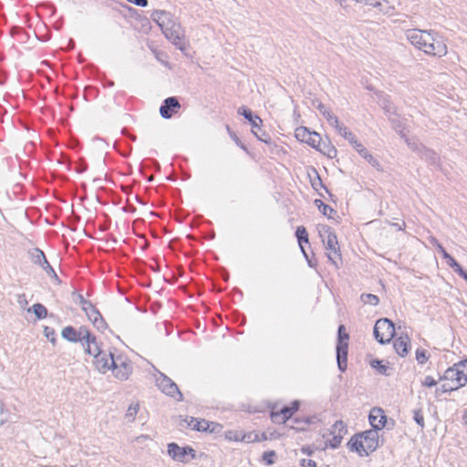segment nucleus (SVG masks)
I'll return each mask as SVG.
<instances>
[{
    "label": "nucleus",
    "instance_id": "obj_21",
    "mask_svg": "<svg viewBox=\"0 0 467 467\" xmlns=\"http://www.w3.org/2000/svg\"><path fill=\"white\" fill-rule=\"evenodd\" d=\"M458 379L457 387H463L467 383V360L461 361L454 365Z\"/></svg>",
    "mask_w": 467,
    "mask_h": 467
},
{
    "label": "nucleus",
    "instance_id": "obj_62",
    "mask_svg": "<svg viewBox=\"0 0 467 467\" xmlns=\"http://www.w3.org/2000/svg\"><path fill=\"white\" fill-rule=\"evenodd\" d=\"M337 3L339 4V5L344 8V9H347L348 7V5H347V0H335Z\"/></svg>",
    "mask_w": 467,
    "mask_h": 467
},
{
    "label": "nucleus",
    "instance_id": "obj_6",
    "mask_svg": "<svg viewBox=\"0 0 467 467\" xmlns=\"http://www.w3.org/2000/svg\"><path fill=\"white\" fill-rule=\"evenodd\" d=\"M237 113L249 121L252 126V132L259 140L266 144L271 143V137L261 128L263 121L259 116L254 115L253 111L245 106L240 107Z\"/></svg>",
    "mask_w": 467,
    "mask_h": 467
},
{
    "label": "nucleus",
    "instance_id": "obj_38",
    "mask_svg": "<svg viewBox=\"0 0 467 467\" xmlns=\"http://www.w3.org/2000/svg\"><path fill=\"white\" fill-rule=\"evenodd\" d=\"M413 420L420 427L421 430L425 427L424 417L421 409L413 410Z\"/></svg>",
    "mask_w": 467,
    "mask_h": 467
},
{
    "label": "nucleus",
    "instance_id": "obj_5",
    "mask_svg": "<svg viewBox=\"0 0 467 467\" xmlns=\"http://www.w3.org/2000/svg\"><path fill=\"white\" fill-rule=\"evenodd\" d=\"M348 339L349 335L346 332L345 326L340 325L337 329L336 350L337 368L341 372L346 371L348 367Z\"/></svg>",
    "mask_w": 467,
    "mask_h": 467
},
{
    "label": "nucleus",
    "instance_id": "obj_41",
    "mask_svg": "<svg viewBox=\"0 0 467 467\" xmlns=\"http://www.w3.org/2000/svg\"><path fill=\"white\" fill-rule=\"evenodd\" d=\"M333 435L332 439L328 441L329 447L332 449L337 448L344 436L337 435V433H331Z\"/></svg>",
    "mask_w": 467,
    "mask_h": 467
},
{
    "label": "nucleus",
    "instance_id": "obj_20",
    "mask_svg": "<svg viewBox=\"0 0 467 467\" xmlns=\"http://www.w3.org/2000/svg\"><path fill=\"white\" fill-rule=\"evenodd\" d=\"M296 239H297V242L299 244V246H300V249H301V252L303 253L304 256L306 258V260L308 261V264L310 266H312V264H311V261L308 259V255L303 246V244H308L309 243V239H308V234L306 232V229L305 226L301 225V226H298L296 230Z\"/></svg>",
    "mask_w": 467,
    "mask_h": 467
},
{
    "label": "nucleus",
    "instance_id": "obj_39",
    "mask_svg": "<svg viewBox=\"0 0 467 467\" xmlns=\"http://www.w3.org/2000/svg\"><path fill=\"white\" fill-rule=\"evenodd\" d=\"M44 335L45 337L53 344L55 345L56 342H57V337H56V332H55V329L53 327H47L46 326L44 327Z\"/></svg>",
    "mask_w": 467,
    "mask_h": 467
},
{
    "label": "nucleus",
    "instance_id": "obj_58",
    "mask_svg": "<svg viewBox=\"0 0 467 467\" xmlns=\"http://www.w3.org/2000/svg\"><path fill=\"white\" fill-rule=\"evenodd\" d=\"M333 119H333V120H330V121L328 122V124H329L330 126H332L333 128H335V129H336V128H337L340 123H339V121H338V118H337V116H336V117H334Z\"/></svg>",
    "mask_w": 467,
    "mask_h": 467
},
{
    "label": "nucleus",
    "instance_id": "obj_8",
    "mask_svg": "<svg viewBox=\"0 0 467 467\" xmlns=\"http://www.w3.org/2000/svg\"><path fill=\"white\" fill-rule=\"evenodd\" d=\"M373 334L379 344L389 343L395 336L393 322L388 318L379 319L374 326Z\"/></svg>",
    "mask_w": 467,
    "mask_h": 467
},
{
    "label": "nucleus",
    "instance_id": "obj_30",
    "mask_svg": "<svg viewBox=\"0 0 467 467\" xmlns=\"http://www.w3.org/2000/svg\"><path fill=\"white\" fill-rule=\"evenodd\" d=\"M99 330H104L107 327V323L105 322L103 317L99 311V316L94 315L88 318Z\"/></svg>",
    "mask_w": 467,
    "mask_h": 467
},
{
    "label": "nucleus",
    "instance_id": "obj_55",
    "mask_svg": "<svg viewBox=\"0 0 467 467\" xmlns=\"http://www.w3.org/2000/svg\"><path fill=\"white\" fill-rule=\"evenodd\" d=\"M438 248H439L440 252L441 253L442 257H443L445 260H447V259L451 256V254H449L446 252V250L444 249V247H443L441 244H438Z\"/></svg>",
    "mask_w": 467,
    "mask_h": 467
},
{
    "label": "nucleus",
    "instance_id": "obj_53",
    "mask_svg": "<svg viewBox=\"0 0 467 467\" xmlns=\"http://www.w3.org/2000/svg\"><path fill=\"white\" fill-rule=\"evenodd\" d=\"M17 302L21 306L27 305L26 296L25 294L18 295Z\"/></svg>",
    "mask_w": 467,
    "mask_h": 467
},
{
    "label": "nucleus",
    "instance_id": "obj_49",
    "mask_svg": "<svg viewBox=\"0 0 467 467\" xmlns=\"http://www.w3.org/2000/svg\"><path fill=\"white\" fill-rule=\"evenodd\" d=\"M322 116L327 119V122L333 120V118L336 117V115L330 109L324 111Z\"/></svg>",
    "mask_w": 467,
    "mask_h": 467
},
{
    "label": "nucleus",
    "instance_id": "obj_24",
    "mask_svg": "<svg viewBox=\"0 0 467 467\" xmlns=\"http://www.w3.org/2000/svg\"><path fill=\"white\" fill-rule=\"evenodd\" d=\"M420 158L428 161L431 165H436L440 161L439 155L432 150L423 148L420 150Z\"/></svg>",
    "mask_w": 467,
    "mask_h": 467
},
{
    "label": "nucleus",
    "instance_id": "obj_40",
    "mask_svg": "<svg viewBox=\"0 0 467 467\" xmlns=\"http://www.w3.org/2000/svg\"><path fill=\"white\" fill-rule=\"evenodd\" d=\"M429 359V355L427 351L422 348H418L416 350V360L419 364H424Z\"/></svg>",
    "mask_w": 467,
    "mask_h": 467
},
{
    "label": "nucleus",
    "instance_id": "obj_60",
    "mask_svg": "<svg viewBox=\"0 0 467 467\" xmlns=\"http://www.w3.org/2000/svg\"><path fill=\"white\" fill-rule=\"evenodd\" d=\"M394 227H396L399 231H401L404 229L405 227V222L404 221H401V223H393L392 224Z\"/></svg>",
    "mask_w": 467,
    "mask_h": 467
},
{
    "label": "nucleus",
    "instance_id": "obj_43",
    "mask_svg": "<svg viewBox=\"0 0 467 467\" xmlns=\"http://www.w3.org/2000/svg\"><path fill=\"white\" fill-rule=\"evenodd\" d=\"M365 160L374 168H376L378 171H379L381 169V166H380V163L379 162V161L377 159H375L373 157L372 154H368L367 156H365Z\"/></svg>",
    "mask_w": 467,
    "mask_h": 467
},
{
    "label": "nucleus",
    "instance_id": "obj_14",
    "mask_svg": "<svg viewBox=\"0 0 467 467\" xmlns=\"http://www.w3.org/2000/svg\"><path fill=\"white\" fill-rule=\"evenodd\" d=\"M187 424L193 431L210 433L216 432L217 429L222 428L220 424L214 423L213 421H208L203 419L198 420L194 417H190L189 420L187 421Z\"/></svg>",
    "mask_w": 467,
    "mask_h": 467
},
{
    "label": "nucleus",
    "instance_id": "obj_50",
    "mask_svg": "<svg viewBox=\"0 0 467 467\" xmlns=\"http://www.w3.org/2000/svg\"><path fill=\"white\" fill-rule=\"evenodd\" d=\"M336 130L337 131V133L344 137L347 132L348 131V128L342 124H339L337 128H336Z\"/></svg>",
    "mask_w": 467,
    "mask_h": 467
},
{
    "label": "nucleus",
    "instance_id": "obj_7",
    "mask_svg": "<svg viewBox=\"0 0 467 467\" xmlns=\"http://www.w3.org/2000/svg\"><path fill=\"white\" fill-rule=\"evenodd\" d=\"M154 369L156 371V374H154L155 382L159 389L165 395L170 396L178 401H182L183 400V396L177 384L156 368H154Z\"/></svg>",
    "mask_w": 467,
    "mask_h": 467
},
{
    "label": "nucleus",
    "instance_id": "obj_48",
    "mask_svg": "<svg viewBox=\"0 0 467 467\" xmlns=\"http://www.w3.org/2000/svg\"><path fill=\"white\" fill-rule=\"evenodd\" d=\"M453 271L455 273H457L461 277H462L463 279L466 277L467 275V272L461 266L460 264L457 265L456 267L453 268Z\"/></svg>",
    "mask_w": 467,
    "mask_h": 467
},
{
    "label": "nucleus",
    "instance_id": "obj_46",
    "mask_svg": "<svg viewBox=\"0 0 467 467\" xmlns=\"http://www.w3.org/2000/svg\"><path fill=\"white\" fill-rule=\"evenodd\" d=\"M422 385L427 388H432L437 385V380L434 379L431 376H426L422 381Z\"/></svg>",
    "mask_w": 467,
    "mask_h": 467
},
{
    "label": "nucleus",
    "instance_id": "obj_16",
    "mask_svg": "<svg viewBox=\"0 0 467 467\" xmlns=\"http://www.w3.org/2000/svg\"><path fill=\"white\" fill-rule=\"evenodd\" d=\"M114 376L120 379L125 380L129 378L131 373L132 368L122 357H117L115 358V364L110 368Z\"/></svg>",
    "mask_w": 467,
    "mask_h": 467
},
{
    "label": "nucleus",
    "instance_id": "obj_4",
    "mask_svg": "<svg viewBox=\"0 0 467 467\" xmlns=\"http://www.w3.org/2000/svg\"><path fill=\"white\" fill-rule=\"evenodd\" d=\"M61 336L69 342H82L83 346H85L86 353L90 352V343L95 342V336L85 326L79 327L78 329L72 326L65 327L61 331Z\"/></svg>",
    "mask_w": 467,
    "mask_h": 467
},
{
    "label": "nucleus",
    "instance_id": "obj_17",
    "mask_svg": "<svg viewBox=\"0 0 467 467\" xmlns=\"http://www.w3.org/2000/svg\"><path fill=\"white\" fill-rule=\"evenodd\" d=\"M369 423L373 430L379 431L386 426L387 417L381 408H373L368 416Z\"/></svg>",
    "mask_w": 467,
    "mask_h": 467
},
{
    "label": "nucleus",
    "instance_id": "obj_34",
    "mask_svg": "<svg viewBox=\"0 0 467 467\" xmlns=\"http://www.w3.org/2000/svg\"><path fill=\"white\" fill-rule=\"evenodd\" d=\"M460 389L457 384L444 383L440 388L436 389V396H440L441 393H447Z\"/></svg>",
    "mask_w": 467,
    "mask_h": 467
},
{
    "label": "nucleus",
    "instance_id": "obj_52",
    "mask_svg": "<svg viewBox=\"0 0 467 467\" xmlns=\"http://www.w3.org/2000/svg\"><path fill=\"white\" fill-rule=\"evenodd\" d=\"M130 3H132L138 6L145 7L148 5V0H127Z\"/></svg>",
    "mask_w": 467,
    "mask_h": 467
},
{
    "label": "nucleus",
    "instance_id": "obj_45",
    "mask_svg": "<svg viewBox=\"0 0 467 467\" xmlns=\"http://www.w3.org/2000/svg\"><path fill=\"white\" fill-rule=\"evenodd\" d=\"M8 419V412L4 408V404L0 400V425L4 424Z\"/></svg>",
    "mask_w": 467,
    "mask_h": 467
},
{
    "label": "nucleus",
    "instance_id": "obj_29",
    "mask_svg": "<svg viewBox=\"0 0 467 467\" xmlns=\"http://www.w3.org/2000/svg\"><path fill=\"white\" fill-rule=\"evenodd\" d=\"M32 310L37 319H44L47 317V307L40 303L34 304L32 306Z\"/></svg>",
    "mask_w": 467,
    "mask_h": 467
},
{
    "label": "nucleus",
    "instance_id": "obj_63",
    "mask_svg": "<svg viewBox=\"0 0 467 467\" xmlns=\"http://www.w3.org/2000/svg\"><path fill=\"white\" fill-rule=\"evenodd\" d=\"M293 421L296 424V426H303L302 418L296 417Z\"/></svg>",
    "mask_w": 467,
    "mask_h": 467
},
{
    "label": "nucleus",
    "instance_id": "obj_44",
    "mask_svg": "<svg viewBox=\"0 0 467 467\" xmlns=\"http://www.w3.org/2000/svg\"><path fill=\"white\" fill-rule=\"evenodd\" d=\"M103 349L100 348V344L97 341V337H95V342L90 343V352L88 355H92L93 357L97 354V352H101Z\"/></svg>",
    "mask_w": 467,
    "mask_h": 467
},
{
    "label": "nucleus",
    "instance_id": "obj_51",
    "mask_svg": "<svg viewBox=\"0 0 467 467\" xmlns=\"http://www.w3.org/2000/svg\"><path fill=\"white\" fill-rule=\"evenodd\" d=\"M345 140H347L351 145L353 144V141H357L356 136L351 132L348 131L347 134L343 137Z\"/></svg>",
    "mask_w": 467,
    "mask_h": 467
},
{
    "label": "nucleus",
    "instance_id": "obj_25",
    "mask_svg": "<svg viewBox=\"0 0 467 467\" xmlns=\"http://www.w3.org/2000/svg\"><path fill=\"white\" fill-rule=\"evenodd\" d=\"M369 365L371 366V368L377 369V371L380 375L389 376L391 374L392 368H389L388 365L383 364L382 360L377 358L371 359Z\"/></svg>",
    "mask_w": 467,
    "mask_h": 467
},
{
    "label": "nucleus",
    "instance_id": "obj_11",
    "mask_svg": "<svg viewBox=\"0 0 467 467\" xmlns=\"http://www.w3.org/2000/svg\"><path fill=\"white\" fill-rule=\"evenodd\" d=\"M115 358L110 351L103 350L94 356L93 364L100 373H106L115 364Z\"/></svg>",
    "mask_w": 467,
    "mask_h": 467
},
{
    "label": "nucleus",
    "instance_id": "obj_61",
    "mask_svg": "<svg viewBox=\"0 0 467 467\" xmlns=\"http://www.w3.org/2000/svg\"><path fill=\"white\" fill-rule=\"evenodd\" d=\"M358 154H359L362 158H364V159H365V156L368 155V154H369V152H368V150L365 147H363V148L359 150Z\"/></svg>",
    "mask_w": 467,
    "mask_h": 467
},
{
    "label": "nucleus",
    "instance_id": "obj_54",
    "mask_svg": "<svg viewBox=\"0 0 467 467\" xmlns=\"http://www.w3.org/2000/svg\"><path fill=\"white\" fill-rule=\"evenodd\" d=\"M446 263L452 269L457 266L459 264L451 255L446 260Z\"/></svg>",
    "mask_w": 467,
    "mask_h": 467
},
{
    "label": "nucleus",
    "instance_id": "obj_18",
    "mask_svg": "<svg viewBox=\"0 0 467 467\" xmlns=\"http://www.w3.org/2000/svg\"><path fill=\"white\" fill-rule=\"evenodd\" d=\"M393 348L400 357H405L410 349V338L408 335H401L393 341Z\"/></svg>",
    "mask_w": 467,
    "mask_h": 467
},
{
    "label": "nucleus",
    "instance_id": "obj_12",
    "mask_svg": "<svg viewBox=\"0 0 467 467\" xmlns=\"http://www.w3.org/2000/svg\"><path fill=\"white\" fill-rule=\"evenodd\" d=\"M296 138L312 148H319V142H321L320 135L316 131H310L306 127H299L295 130Z\"/></svg>",
    "mask_w": 467,
    "mask_h": 467
},
{
    "label": "nucleus",
    "instance_id": "obj_19",
    "mask_svg": "<svg viewBox=\"0 0 467 467\" xmlns=\"http://www.w3.org/2000/svg\"><path fill=\"white\" fill-rule=\"evenodd\" d=\"M28 255L31 262L41 267L43 270L46 268V265H49L46 254L40 248L35 247L28 250Z\"/></svg>",
    "mask_w": 467,
    "mask_h": 467
},
{
    "label": "nucleus",
    "instance_id": "obj_10",
    "mask_svg": "<svg viewBox=\"0 0 467 467\" xmlns=\"http://www.w3.org/2000/svg\"><path fill=\"white\" fill-rule=\"evenodd\" d=\"M167 448L169 456L180 462H188L190 461V459L187 458L188 455H191V459H195L196 457L195 451L190 446L180 447L177 443L171 442L168 444Z\"/></svg>",
    "mask_w": 467,
    "mask_h": 467
},
{
    "label": "nucleus",
    "instance_id": "obj_35",
    "mask_svg": "<svg viewBox=\"0 0 467 467\" xmlns=\"http://www.w3.org/2000/svg\"><path fill=\"white\" fill-rule=\"evenodd\" d=\"M276 453L275 451H265L262 455V461L266 465H273L275 462Z\"/></svg>",
    "mask_w": 467,
    "mask_h": 467
},
{
    "label": "nucleus",
    "instance_id": "obj_28",
    "mask_svg": "<svg viewBox=\"0 0 467 467\" xmlns=\"http://www.w3.org/2000/svg\"><path fill=\"white\" fill-rule=\"evenodd\" d=\"M348 432L347 425L343 420H337L331 427L330 433H337V435L344 436Z\"/></svg>",
    "mask_w": 467,
    "mask_h": 467
},
{
    "label": "nucleus",
    "instance_id": "obj_31",
    "mask_svg": "<svg viewBox=\"0 0 467 467\" xmlns=\"http://www.w3.org/2000/svg\"><path fill=\"white\" fill-rule=\"evenodd\" d=\"M360 299L365 305L377 306L379 303V296L373 294H362Z\"/></svg>",
    "mask_w": 467,
    "mask_h": 467
},
{
    "label": "nucleus",
    "instance_id": "obj_64",
    "mask_svg": "<svg viewBox=\"0 0 467 467\" xmlns=\"http://www.w3.org/2000/svg\"><path fill=\"white\" fill-rule=\"evenodd\" d=\"M241 436H242V434H237V433H235V434H234V437H231V436H229L228 438H229L230 440H234V441H241Z\"/></svg>",
    "mask_w": 467,
    "mask_h": 467
},
{
    "label": "nucleus",
    "instance_id": "obj_23",
    "mask_svg": "<svg viewBox=\"0 0 467 467\" xmlns=\"http://www.w3.org/2000/svg\"><path fill=\"white\" fill-rule=\"evenodd\" d=\"M312 172H313V176L311 175V173H308V176L310 178V183H311V186L313 187V189L317 192L319 188H323L331 196L332 194L330 193L328 189L323 183L317 169L312 168Z\"/></svg>",
    "mask_w": 467,
    "mask_h": 467
},
{
    "label": "nucleus",
    "instance_id": "obj_59",
    "mask_svg": "<svg viewBox=\"0 0 467 467\" xmlns=\"http://www.w3.org/2000/svg\"><path fill=\"white\" fill-rule=\"evenodd\" d=\"M317 108L319 111V113L322 115L324 111H326L327 109H328L323 103L319 102L317 105Z\"/></svg>",
    "mask_w": 467,
    "mask_h": 467
},
{
    "label": "nucleus",
    "instance_id": "obj_1",
    "mask_svg": "<svg viewBox=\"0 0 467 467\" xmlns=\"http://www.w3.org/2000/svg\"><path fill=\"white\" fill-rule=\"evenodd\" d=\"M406 37L416 48L425 54L441 57L447 54V46L441 36L432 30L408 29Z\"/></svg>",
    "mask_w": 467,
    "mask_h": 467
},
{
    "label": "nucleus",
    "instance_id": "obj_36",
    "mask_svg": "<svg viewBox=\"0 0 467 467\" xmlns=\"http://www.w3.org/2000/svg\"><path fill=\"white\" fill-rule=\"evenodd\" d=\"M140 410V405L138 402L134 403V404H130V407L128 408L127 410V412H126V418L130 420V421H133L136 418V415L138 413Z\"/></svg>",
    "mask_w": 467,
    "mask_h": 467
},
{
    "label": "nucleus",
    "instance_id": "obj_32",
    "mask_svg": "<svg viewBox=\"0 0 467 467\" xmlns=\"http://www.w3.org/2000/svg\"><path fill=\"white\" fill-rule=\"evenodd\" d=\"M455 372L454 366L452 368H449L445 370L443 377H441L440 379L451 380L452 384H458V379Z\"/></svg>",
    "mask_w": 467,
    "mask_h": 467
},
{
    "label": "nucleus",
    "instance_id": "obj_13",
    "mask_svg": "<svg viewBox=\"0 0 467 467\" xmlns=\"http://www.w3.org/2000/svg\"><path fill=\"white\" fill-rule=\"evenodd\" d=\"M298 400H294L290 406H284L280 411H272L271 420L274 423L282 424L292 418V415L299 409Z\"/></svg>",
    "mask_w": 467,
    "mask_h": 467
},
{
    "label": "nucleus",
    "instance_id": "obj_2",
    "mask_svg": "<svg viewBox=\"0 0 467 467\" xmlns=\"http://www.w3.org/2000/svg\"><path fill=\"white\" fill-rule=\"evenodd\" d=\"M151 19L161 27L165 37L169 39L180 50L185 49L183 31L181 26L174 22L171 15L163 10H154L150 15Z\"/></svg>",
    "mask_w": 467,
    "mask_h": 467
},
{
    "label": "nucleus",
    "instance_id": "obj_9",
    "mask_svg": "<svg viewBox=\"0 0 467 467\" xmlns=\"http://www.w3.org/2000/svg\"><path fill=\"white\" fill-rule=\"evenodd\" d=\"M322 231L327 234V243H326V250L327 253L328 260L332 262V264L338 268V264L337 259L341 261V254L339 251L337 237L333 229L330 226L323 225Z\"/></svg>",
    "mask_w": 467,
    "mask_h": 467
},
{
    "label": "nucleus",
    "instance_id": "obj_47",
    "mask_svg": "<svg viewBox=\"0 0 467 467\" xmlns=\"http://www.w3.org/2000/svg\"><path fill=\"white\" fill-rule=\"evenodd\" d=\"M301 467H317V463L315 461L311 459H302L300 461Z\"/></svg>",
    "mask_w": 467,
    "mask_h": 467
},
{
    "label": "nucleus",
    "instance_id": "obj_42",
    "mask_svg": "<svg viewBox=\"0 0 467 467\" xmlns=\"http://www.w3.org/2000/svg\"><path fill=\"white\" fill-rule=\"evenodd\" d=\"M44 271L50 278L54 279L57 282V284H61V280L59 279L58 275H57L56 271L54 270L50 264L48 265H46Z\"/></svg>",
    "mask_w": 467,
    "mask_h": 467
},
{
    "label": "nucleus",
    "instance_id": "obj_15",
    "mask_svg": "<svg viewBox=\"0 0 467 467\" xmlns=\"http://www.w3.org/2000/svg\"><path fill=\"white\" fill-rule=\"evenodd\" d=\"M181 104L176 97H169L165 99L160 107V114L163 119H171L179 109Z\"/></svg>",
    "mask_w": 467,
    "mask_h": 467
},
{
    "label": "nucleus",
    "instance_id": "obj_22",
    "mask_svg": "<svg viewBox=\"0 0 467 467\" xmlns=\"http://www.w3.org/2000/svg\"><path fill=\"white\" fill-rule=\"evenodd\" d=\"M77 297L81 305L82 310L86 313L88 318L94 315L99 316L98 308L88 300L85 299L81 294H77Z\"/></svg>",
    "mask_w": 467,
    "mask_h": 467
},
{
    "label": "nucleus",
    "instance_id": "obj_26",
    "mask_svg": "<svg viewBox=\"0 0 467 467\" xmlns=\"http://www.w3.org/2000/svg\"><path fill=\"white\" fill-rule=\"evenodd\" d=\"M317 150L320 151L324 155H327L328 158L333 159L337 154V150L334 145L328 142H319V148H315Z\"/></svg>",
    "mask_w": 467,
    "mask_h": 467
},
{
    "label": "nucleus",
    "instance_id": "obj_27",
    "mask_svg": "<svg viewBox=\"0 0 467 467\" xmlns=\"http://www.w3.org/2000/svg\"><path fill=\"white\" fill-rule=\"evenodd\" d=\"M314 204L322 213V214L324 216H327L328 219L333 218V214L337 213L336 210H334L331 206L323 202L320 199H316L314 201Z\"/></svg>",
    "mask_w": 467,
    "mask_h": 467
},
{
    "label": "nucleus",
    "instance_id": "obj_37",
    "mask_svg": "<svg viewBox=\"0 0 467 467\" xmlns=\"http://www.w3.org/2000/svg\"><path fill=\"white\" fill-rule=\"evenodd\" d=\"M241 441L251 443L259 441V433L251 431L248 433H244L241 436Z\"/></svg>",
    "mask_w": 467,
    "mask_h": 467
},
{
    "label": "nucleus",
    "instance_id": "obj_57",
    "mask_svg": "<svg viewBox=\"0 0 467 467\" xmlns=\"http://www.w3.org/2000/svg\"><path fill=\"white\" fill-rule=\"evenodd\" d=\"M394 6L389 5L385 10H381L383 14L391 16L394 13Z\"/></svg>",
    "mask_w": 467,
    "mask_h": 467
},
{
    "label": "nucleus",
    "instance_id": "obj_33",
    "mask_svg": "<svg viewBox=\"0 0 467 467\" xmlns=\"http://www.w3.org/2000/svg\"><path fill=\"white\" fill-rule=\"evenodd\" d=\"M317 417H302L303 426H291L292 429H295L299 431H304L306 430V427L310 424H313L317 421Z\"/></svg>",
    "mask_w": 467,
    "mask_h": 467
},
{
    "label": "nucleus",
    "instance_id": "obj_56",
    "mask_svg": "<svg viewBox=\"0 0 467 467\" xmlns=\"http://www.w3.org/2000/svg\"><path fill=\"white\" fill-rule=\"evenodd\" d=\"M358 152L364 147L362 143H360L358 140L353 141V144L351 145Z\"/></svg>",
    "mask_w": 467,
    "mask_h": 467
},
{
    "label": "nucleus",
    "instance_id": "obj_3",
    "mask_svg": "<svg viewBox=\"0 0 467 467\" xmlns=\"http://www.w3.org/2000/svg\"><path fill=\"white\" fill-rule=\"evenodd\" d=\"M348 446L350 451L358 452L359 456H368L379 447L378 431L371 429L353 435Z\"/></svg>",
    "mask_w": 467,
    "mask_h": 467
}]
</instances>
